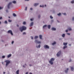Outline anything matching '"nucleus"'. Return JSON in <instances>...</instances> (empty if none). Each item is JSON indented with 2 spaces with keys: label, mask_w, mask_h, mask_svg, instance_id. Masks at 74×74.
Wrapping results in <instances>:
<instances>
[{
  "label": "nucleus",
  "mask_w": 74,
  "mask_h": 74,
  "mask_svg": "<svg viewBox=\"0 0 74 74\" xmlns=\"http://www.w3.org/2000/svg\"><path fill=\"white\" fill-rule=\"evenodd\" d=\"M3 74H5V72H3Z\"/></svg>",
  "instance_id": "obj_51"
},
{
  "label": "nucleus",
  "mask_w": 74,
  "mask_h": 74,
  "mask_svg": "<svg viewBox=\"0 0 74 74\" xmlns=\"http://www.w3.org/2000/svg\"><path fill=\"white\" fill-rule=\"evenodd\" d=\"M64 36H65V34H63L62 35V37H64Z\"/></svg>",
  "instance_id": "obj_24"
},
{
  "label": "nucleus",
  "mask_w": 74,
  "mask_h": 74,
  "mask_svg": "<svg viewBox=\"0 0 74 74\" xmlns=\"http://www.w3.org/2000/svg\"><path fill=\"white\" fill-rule=\"evenodd\" d=\"M25 66H26V64H25Z\"/></svg>",
  "instance_id": "obj_62"
},
{
  "label": "nucleus",
  "mask_w": 74,
  "mask_h": 74,
  "mask_svg": "<svg viewBox=\"0 0 74 74\" xmlns=\"http://www.w3.org/2000/svg\"><path fill=\"white\" fill-rule=\"evenodd\" d=\"M33 22L31 23V24H30V26H33Z\"/></svg>",
  "instance_id": "obj_13"
},
{
  "label": "nucleus",
  "mask_w": 74,
  "mask_h": 74,
  "mask_svg": "<svg viewBox=\"0 0 74 74\" xmlns=\"http://www.w3.org/2000/svg\"><path fill=\"white\" fill-rule=\"evenodd\" d=\"M8 33H10L12 36V35H13V34H12V31H11V30H9L8 31Z\"/></svg>",
  "instance_id": "obj_6"
},
{
  "label": "nucleus",
  "mask_w": 74,
  "mask_h": 74,
  "mask_svg": "<svg viewBox=\"0 0 74 74\" xmlns=\"http://www.w3.org/2000/svg\"><path fill=\"white\" fill-rule=\"evenodd\" d=\"M31 38L32 40L33 39V36H31Z\"/></svg>",
  "instance_id": "obj_37"
},
{
  "label": "nucleus",
  "mask_w": 74,
  "mask_h": 74,
  "mask_svg": "<svg viewBox=\"0 0 74 74\" xmlns=\"http://www.w3.org/2000/svg\"><path fill=\"white\" fill-rule=\"evenodd\" d=\"M68 70H69V68H67L66 70L65 71V73H67L68 72Z\"/></svg>",
  "instance_id": "obj_9"
},
{
  "label": "nucleus",
  "mask_w": 74,
  "mask_h": 74,
  "mask_svg": "<svg viewBox=\"0 0 74 74\" xmlns=\"http://www.w3.org/2000/svg\"><path fill=\"white\" fill-rule=\"evenodd\" d=\"M12 21L11 20H8L9 22H11Z\"/></svg>",
  "instance_id": "obj_31"
},
{
  "label": "nucleus",
  "mask_w": 74,
  "mask_h": 74,
  "mask_svg": "<svg viewBox=\"0 0 74 74\" xmlns=\"http://www.w3.org/2000/svg\"><path fill=\"white\" fill-rule=\"evenodd\" d=\"M52 30H56V28L53 27L51 29Z\"/></svg>",
  "instance_id": "obj_11"
},
{
  "label": "nucleus",
  "mask_w": 74,
  "mask_h": 74,
  "mask_svg": "<svg viewBox=\"0 0 74 74\" xmlns=\"http://www.w3.org/2000/svg\"><path fill=\"white\" fill-rule=\"evenodd\" d=\"M48 29H50L51 28V25H48Z\"/></svg>",
  "instance_id": "obj_17"
},
{
  "label": "nucleus",
  "mask_w": 74,
  "mask_h": 74,
  "mask_svg": "<svg viewBox=\"0 0 74 74\" xmlns=\"http://www.w3.org/2000/svg\"><path fill=\"white\" fill-rule=\"evenodd\" d=\"M28 74V72H27L26 73H25V74Z\"/></svg>",
  "instance_id": "obj_53"
},
{
  "label": "nucleus",
  "mask_w": 74,
  "mask_h": 74,
  "mask_svg": "<svg viewBox=\"0 0 74 74\" xmlns=\"http://www.w3.org/2000/svg\"><path fill=\"white\" fill-rule=\"evenodd\" d=\"M38 36H36L35 38V39H36V38H38Z\"/></svg>",
  "instance_id": "obj_26"
},
{
  "label": "nucleus",
  "mask_w": 74,
  "mask_h": 74,
  "mask_svg": "<svg viewBox=\"0 0 74 74\" xmlns=\"http://www.w3.org/2000/svg\"><path fill=\"white\" fill-rule=\"evenodd\" d=\"M38 18H40V15H39L38 16Z\"/></svg>",
  "instance_id": "obj_47"
},
{
  "label": "nucleus",
  "mask_w": 74,
  "mask_h": 74,
  "mask_svg": "<svg viewBox=\"0 0 74 74\" xmlns=\"http://www.w3.org/2000/svg\"><path fill=\"white\" fill-rule=\"evenodd\" d=\"M71 62V60H70L69 61V62Z\"/></svg>",
  "instance_id": "obj_43"
},
{
  "label": "nucleus",
  "mask_w": 74,
  "mask_h": 74,
  "mask_svg": "<svg viewBox=\"0 0 74 74\" xmlns=\"http://www.w3.org/2000/svg\"><path fill=\"white\" fill-rule=\"evenodd\" d=\"M63 44H64V45H66L67 44V43L64 42Z\"/></svg>",
  "instance_id": "obj_19"
},
{
  "label": "nucleus",
  "mask_w": 74,
  "mask_h": 74,
  "mask_svg": "<svg viewBox=\"0 0 74 74\" xmlns=\"http://www.w3.org/2000/svg\"><path fill=\"white\" fill-rule=\"evenodd\" d=\"M63 15H66V13H63Z\"/></svg>",
  "instance_id": "obj_40"
},
{
  "label": "nucleus",
  "mask_w": 74,
  "mask_h": 74,
  "mask_svg": "<svg viewBox=\"0 0 74 74\" xmlns=\"http://www.w3.org/2000/svg\"><path fill=\"white\" fill-rule=\"evenodd\" d=\"M29 66H32V65H31V64H29Z\"/></svg>",
  "instance_id": "obj_54"
},
{
  "label": "nucleus",
  "mask_w": 74,
  "mask_h": 74,
  "mask_svg": "<svg viewBox=\"0 0 74 74\" xmlns=\"http://www.w3.org/2000/svg\"><path fill=\"white\" fill-rule=\"evenodd\" d=\"M29 29H30V28H29Z\"/></svg>",
  "instance_id": "obj_63"
},
{
  "label": "nucleus",
  "mask_w": 74,
  "mask_h": 74,
  "mask_svg": "<svg viewBox=\"0 0 74 74\" xmlns=\"http://www.w3.org/2000/svg\"><path fill=\"white\" fill-rule=\"evenodd\" d=\"M68 30H69V31H71V28H69Z\"/></svg>",
  "instance_id": "obj_27"
},
{
  "label": "nucleus",
  "mask_w": 74,
  "mask_h": 74,
  "mask_svg": "<svg viewBox=\"0 0 74 74\" xmlns=\"http://www.w3.org/2000/svg\"><path fill=\"white\" fill-rule=\"evenodd\" d=\"M56 42H53V43H52V45H55V44H56Z\"/></svg>",
  "instance_id": "obj_20"
},
{
  "label": "nucleus",
  "mask_w": 74,
  "mask_h": 74,
  "mask_svg": "<svg viewBox=\"0 0 74 74\" xmlns=\"http://www.w3.org/2000/svg\"><path fill=\"white\" fill-rule=\"evenodd\" d=\"M34 19L33 18H31L30 19V20L31 21H33V20Z\"/></svg>",
  "instance_id": "obj_36"
},
{
  "label": "nucleus",
  "mask_w": 74,
  "mask_h": 74,
  "mask_svg": "<svg viewBox=\"0 0 74 74\" xmlns=\"http://www.w3.org/2000/svg\"><path fill=\"white\" fill-rule=\"evenodd\" d=\"M47 25H44L43 26V29H44V28H45V27H47Z\"/></svg>",
  "instance_id": "obj_22"
},
{
  "label": "nucleus",
  "mask_w": 74,
  "mask_h": 74,
  "mask_svg": "<svg viewBox=\"0 0 74 74\" xmlns=\"http://www.w3.org/2000/svg\"><path fill=\"white\" fill-rule=\"evenodd\" d=\"M19 29L21 32H22L23 30H25L26 29V27L24 26H23L22 27H20Z\"/></svg>",
  "instance_id": "obj_1"
},
{
  "label": "nucleus",
  "mask_w": 74,
  "mask_h": 74,
  "mask_svg": "<svg viewBox=\"0 0 74 74\" xmlns=\"http://www.w3.org/2000/svg\"><path fill=\"white\" fill-rule=\"evenodd\" d=\"M29 74H32V73H29Z\"/></svg>",
  "instance_id": "obj_55"
},
{
  "label": "nucleus",
  "mask_w": 74,
  "mask_h": 74,
  "mask_svg": "<svg viewBox=\"0 0 74 74\" xmlns=\"http://www.w3.org/2000/svg\"><path fill=\"white\" fill-rule=\"evenodd\" d=\"M9 18H10V17H9Z\"/></svg>",
  "instance_id": "obj_61"
},
{
  "label": "nucleus",
  "mask_w": 74,
  "mask_h": 74,
  "mask_svg": "<svg viewBox=\"0 0 74 74\" xmlns=\"http://www.w3.org/2000/svg\"><path fill=\"white\" fill-rule=\"evenodd\" d=\"M35 42L36 43H38V44H40L41 41H39L37 40H36Z\"/></svg>",
  "instance_id": "obj_7"
},
{
  "label": "nucleus",
  "mask_w": 74,
  "mask_h": 74,
  "mask_svg": "<svg viewBox=\"0 0 74 74\" xmlns=\"http://www.w3.org/2000/svg\"><path fill=\"white\" fill-rule=\"evenodd\" d=\"M71 71H73L74 70V68H73V67H71Z\"/></svg>",
  "instance_id": "obj_14"
},
{
  "label": "nucleus",
  "mask_w": 74,
  "mask_h": 74,
  "mask_svg": "<svg viewBox=\"0 0 74 74\" xmlns=\"http://www.w3.org/2000/svg\"><path fill=\"white\" fill-rule=\"evenodd\" d=\"M72 20L74 21V17H73L72 18Z\"/></svg>",
  "instance_id": "obj_45"
},
{
  "label": "nucleus",
  "mask_w": 74,
  "mask_h": 74,
  "mask_svg": "<svg viewBox=\"0 0 74 74\" xmlns=\"http://www.w3.org/2000/svg\"><path fill=\"white\" fill-rule=\"evenodd\" d=\"M23 25H26V22H24L23 23Z\"/></svg>",
  "instance_id": "obj_29"
},
{
  "label": "nucleus",
  "mask_w": 74,
  "mask_h": 74,
  "mask_svg": "<svg viewBox=\"0 0 74 74\" xmlns=\"http://www.w3.org/2000/svg\"><path fill=\"white\" fill-rule=\"evenodd\" d=\"M50 18L51 19H53V17H52V16H50Z\"/></svg>",
  "instance_id": "obj_32"
},
{
  "label": "nucleus",
  "mask_w": 74,
  "mask_h": 74,
  "mask_svg": "<svg viewBox=\"0 0 74 74\" xmlns=\"http://www.w3.org/2000/svg\"><path fill=\"white\" fill-rule=\"evenodd\" d=\"M11 54H9L8 56V58H10V57H11Z\"/></svg>",
  "instance_id": "obj_12"
},
{
  "label": "nucleus",
  "mask_w": 74,
  "mask_h": 74,
  "mask_svg": "<svg viewBox=\"0 0 74 74\" xmlns=\"http://www.w3.org/2000/svg\"><path fill=\"white\" fill-rule=\"evenodd\" d=\"M2 58H5V56H2Z\"/></svg>",
  "instance_id": "obj_39"
},
{
  "label": "nucleus",
  "mask_w": 74,
  "mask_h": 74,
  "mask_svg": "<svg viewBox=\"0 0 74 74\" xmlns=\"http://www.w3.org/2000/svg\"><path fill=\"white\" fill-rule=\"evenodd\" d=\"M45 7H47V5H45Z\"/></svg>",
  "instance_id": "obj_57"
},
{
  "label": "nucleus",
  "mask_w": 74,
  "mask_h": 74,
  "mask_svg": "<svg viewBox=\"0 0 74 74\" xmlns=\"http://www.w3.org/2000/svg\"><path fill=\"white\" fill-rule=\"evenodd\" d=\"M39 4V3H36L34 4V5L35 6H37V5H38Z\"/></svg>",
  "instance_id": "obj_10"
},
{
  "label": "nucleus",
  "mask_w": 74,
  "mask_h": 74,
  "mask_svg": "<svg viewBox=\"0 0 74 74\" xmlns=\"http://www.w3.org/2000/svg\"><path fill=\"white\" fill-rule=\"evenodd\" d=\"M67 47V46H65L64 47V49H65V48Z\"/></svg>",
  "instance_id": "obj_25"
},
{
  "label": "nucleus",
  "mask_w": 74,
  "mask_h": 74,
  "mask_svg": "<svg viewBox=\"0 0 74 74\" xmlns=\"http://www.w3.org/2000/svg\"><path fill=\"white\" fill-rule=\"evenodd\" d=\"M0 24H1V22H0Z\"/></svg>",
  "instance_id": "obj_59"
},
{
  "label": "nucleus",
  "mask_w": 74,
  "mask_h": 74,
  "mask_svg": "<svg viewBox=\"0 0 74 74\" xmlns=\"http://www.w3.org/2000/svg\"><path fill=\"white\" fill-rule=\"evenodd\" d=\"M69 45L70 46L71 45V44H69Z\"/></svg>",
  "instance_id": "obj_60"
},
{
  "label": "nucleus",
  "mask_w": 74,
  "mask_h": 74,
  "mask_svg": "<svg viewBox=\"0 0 74 74\" xmlns=\"http://www.w3.org/2000/svg\"><path fill=\"white\" fill-rule=\"evenodd\" d=\"M2 64H3V62H2Z\"/></svg>",
  "instance_id": "obj_58"
},
{
  "label": "nucleus",
  "mask_w": 74,
  "mask_h": 74,
  "mask_svg": "<svg viewBox=\"0 0 74 74\" xmlns=\"http://www.w3.org/2000/svg\"><path fill=\"white\" fill-rule=\"evenodd\" d=\"M40 47H41V45H39L38 46H36V48H40Z\"/></svg>",
  "instance_id": "obj_15"
},
{
  "label": "nucleus",
  "mask_w": 74,
  "mask_h": 74,
  "mask_svg": "<svg viewBox=\"0 0 74 74\" xmlns=\"http://www.w3.org/2000/svg\"><path fill=\"white\" fill-rule=\"evenodd\" d=\"M44 47L45 49H49V46L46 45H44Z\"/></svg>",
  "instance_id": "obj_4"
},
{
  "label": "nucleus",
  "mask_w": 74,
  "mask_h": 74,
  "mask_svg": "<svg viewBox=\"0 0 74 74\" xmlns=\"http://www.w3.org/2000/svg\"><path fill=\"white\" fill-rule=\"evenodd\" d=\"M40 7H44V5H43L42 6H41V5H40Z\"/></svg>",
  "instance_id": "obj_34"
},
{
  "label": "nucleus",
  "mask_w": 74,
  "mask_h": 74,
  "mask_svg": "<svg viewBox=\"0 0 74 74\" xmlns=\"http://www.w3.org/2000/svg\"><path fill=\"white\" fill-rule=\"evenodd\" d=\"M14 42V41H12V44H13Z\"/></svg>",
  "instance_id": "obj_41"
},
{
  "label": "nucleus",
  "mask_w": 74,
  "mask_h": 74,
  "mask_svg": "<svg viewBox=\"0 0 74 74\" xmlns=\"http://www.w3.org/2000/svg\"><path fill=\"white\" fill-rule=\"evenodd\" d=\"M11 4H12V3L10 2L8 5V8L9 9L10 8V5H11Z\"/></svg>",
  "instance_id": "obj_8"
},
{
  "label": "nucleus",
  "mask_w": 74,
  "mask_h": 74,
  "mask_svg": "<svg viewBox=\"0 0 74 74\" xmlns=\"http://www.w3.org/2000/svg\"><path fill=\"white\" fill-rule=\"evenodd\" d=\"M3 7H0V10H1V9H3Z\"/></svg>",
  "instance_id": "obj_35"
},
{
  "label": "nucleus",
  "mask_w": 74,
  "mask_h": 74,
  "mask_svg": "<svg viewBox=\"0 0 74 74\" xmlns=\"http://www.w3.org/2000/svg\"><path fill=\"white\" fill-rule=\"evenodd\" d=\"M60 15H61V13H60L58 14V16H60Z\"/></svg>",
  "instance_id": "obj_28"
},
{
  "label": "nucleus",
  "mask_w": 74,
  "mask_h": 74,
  "mask_svg": "<svg viewBox=\"0 0 74 74\" xmlns=\"http://www.w3.org/2000/svg\"><path fill=\"white\" fill-rule=\"evenodd\" d=\"M12 3H14V4H15V3H16V1H13Z\"/></svg>",
  "instance_id": "obj_21"
},
{
  "label": "nucleus",
  "mask_w": 74,
  "mask_h": 74,
  "mask_svg": "<svg viewBox=\"0 0 74 74\" xmlns=\"http://www.w3.org/2000/svg\"><path fill=\"white\" fill-rule=\"evenodd\" d=\"M67 34H68V35H70V33H67Z\"/></svg>",
  "instance_id": "obj_48"
},
{
  "label": "nucleus",
  "mask_w": 74,
  "mask_h": 74,
  "mask_svg": "<svg viewBox=\"0 0 74 74\" xmlns=\"http://www.w3.org/2000/svg\"><path fill=\"white\" fill-rule=\"evenodd\" d=\"M5 62L6 63V66H7L8 64H9V63H10V61L8 60H6L5 61Z\"/></svg>",
  "instance_id": "obj_3"
},
{
  "label": "nucleus",
  "mask_w": 74,
  "mask_h": 74,
  "mask_svg": "<svg viewBox=\"0 0 74 74\" xmlns=\"http://www.w3.org/2000/svg\"><path fill=\"white\" fill-rule=\"evenodd\" d=\"M60 54H61V51H60L57 54V56L59 57L60 55Z\"/></svg>",
  "instance_id": "obj_5"
},
{
  "label": "nucleus",
  "mask_w": 74,
  "mask_h": 74,
  "mask_svg": "<svg viewBox=\"0 0 74 74\" xmlns=\"http://www.w3.org/2000/svg\"><path fill=\"white\" fill-rule=\"evenodd\" d=\"M5 46H6V45H5Z\"/></svg>",
  "instance_id": "obj_64"
},
{
  "label": "nucleus",
  "mask_w": 74,
  "mask_h": 74,
  "mask_svg": "<svg viewBox=\"0 0 74 74\" xmlns=\"http://www.w3.org/2000/svg\"><path fill=\"white\" fill-rule=\"evenodd\" d=\"M2 19L3 18L1 17H0V20Z\"/></svg>",
  "instance_id": "obj_42"
},
{
  "label": "nucleus",
  "mask_w": 74,
  "mask_h": 74,
  "mask_svg": "<svg viewBox=\"0 0 74 74\" xmlns=\"http://www.w3.org/2000/svg\"><path fill=\"white\" fill-rule=\"evenodd\" d=\"M66 32H68V30H66Z\"/></svg>",
  "instance_id": "obj_49"
},
{
  "label": "nucleus",
  "mask_w": 74,
  "mask_h": 74,
  "mask_svg": "<svg viewBox=\"0 0 74 74\" xmlns=\"http://www.w3.org/2000/svg\"><path fill=\"white\" fill-rule=\"evenodd\" d=\"M19 70H17L16 72V73L17 74H19Z\"/></svg>",
  "instance_id": "obj_18"
},
{
  "label": "nucleus",
  "mask_w": 74,
  "mask_h": 74,
  "mask_svg": "<svg viewBox=\"0 0 74 74\" xmlns=\"http://www.w3.org/2000/svg\"><path fill=\"white\" fill-rule=\"evenodd\" d=\"M13 16H16V15L15 13L13 14Z\"/></svg>",
  "instance_id": "obj_23"
},
{
  "label": "nucleus",
  "mask_w": 74,
  "mask_h": 74,
  "mask_svg": "<svg viewBox=\"0 0 74 74\" xmlns=\"http://www.w3.org/2000/svg\"><path fill=\"white\" fill-rule=\"evenodd\" d=\"M74 3V1H71V3Z\"/></svg>",
  "instance_id": "obj_38"
},
{
  "label": "nucleus",
  "mask_w": 74,
  "mask_h": 74,
  "mask_svg": "<svg viewBox=\"0 0 74 74\" xmlns=\"http://www.w3.org/2000/svg\"><path fill=\"white\" fill-rule=\"evenodd\" d=\"M30 10H33V8H31L30 9Z\"/></svg>",
  "instance_id": "obj_46"
},
{
  "label": "nucleus",
  "mask_w": 74,
  "mask_h": 74,
  "mask_svg": "<svg viewBox=\"0 0 74 74\" xmlns=\"http://www.w3.org/2000/svg\"><path fill=\"white\" fill-rule=\"evenodd\" d=\"M5 23H6V24H7V21H5Z\"/></svg>",
  "instance_id": "obj_33"
},
{
  "label": "nucleus",
  "mask_w": 74,
  "mask_h": 74,
  "mask_svg": "<svg viewBox=\"0 0 74 74\" xmlns=\"http://www.w3.org/2000/svg\"><path fill=\"white\" fill-rule=\"evenodd\" d=\"M54 60H55V59L52 58L49 61V62L52 65L53 64V61H54Z\"/></svg>",
  "instance_id": "obj_2"
},
{
  "label": "nucleus",
  "mask_w": 74,
  "mask_h": 74,
  "mask_svg": "<svg viewBox=\"0 0 74 74\" xmlns=\"http://www.w3.org/2000/svg\"><path fill=\"white\" fill-rule=\"evenodd\" d=\"M27 7H26L25 8V11H26L27 10Z\"/></svg>",
  "instance_id": "obj_30"
},
{
  "label": "nucleus",
  "mask_w": 74,
  "mask_h": 74,
  "mask_svg": "<svg viewBox=\"0 0 74 74\" xmlns=\"http://www.w3.org/2000/svg\"><path fill=\"white\" fill-rule=\"evenodd\" d=\"M23 67H25V66L23 65Z\"/></svg>",
  "instance_id": "obj_56"
},
{
  "label": "nucleus",
  "mask_w": 74,
  "mask_h": 74,
  "mask_svg": "<svg viewBox=\"0 0 74 74\" xmlns=\"http://www.w3.org/2000/svg\"><path fill=\"white\" fill-rule=\"evenodd\" d=\"M39 37H40V39H42V35H39Z\"/></svg>",
  "instance_id": "obj_16"
},
{
  "label": "nucleus",
  "mask_w": 74,
  "mask_h": 74,
  "mask_svg": "<svg viewBox=\"0 0 74 74\" xmlns=\"http://www.w3.org/2000/svg\"><path fill=\"white\" fill-rule=\"evenodd\" d=\"M23 34H26V33L25 32H23Z\"/></svg>",
  "instance_id": "obj_44"
},
{
  "label": "nucleus",
  "mask_w": 74,
  "mask_h": 74,
  "mask_svg": "<svg viewBox=\"0 0 74 74\" xmlns=\"http://www.w3.org/2000/svg\"><path fill=\"white\" fill-rule=\"evenodd\" d=\"M17 27H19V25H18V24L17 25Z\"/></svg>",
  "instance_id": "obj_50"
},
{
  "label": "nucleus",
  "mask_w": 74,
  "mask_h": 74,
  "mask_svg": "<svg viewBox=\"0 0 74 74\" xmlns=\"http://www.w3.org/2000/svg\"><path fill=\"white\" fill-rule=\"evenodd\" d=\"M29 0H25V1H28Z\"/></svg>",
  "instance_id": "obj_52"
}]
</instances>
